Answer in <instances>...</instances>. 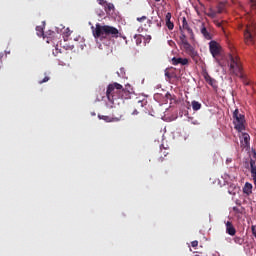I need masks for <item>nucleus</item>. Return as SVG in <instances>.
Returning a JSON list of instances; mask_svg holds the SVG:
<instances>
[{
	"mask_svg": "<svg viewBox=\"0 0 256 256\" xmlns=\"http://www.w3.org/2000/svg\"><path fill=\"white\" fill-rule=\"evenodd\" d=\"M255 35V26H246L244 31V42L246 45H253V43H255Z\"/></svg>",
	"mask_w": 256,
	"mask_h": 256,
	"instance_id": "nucleus-5",
	"label": "nucleus"
},
{
	"mask_svg": "<svg viewBox=\"0 0 256 256\" xmlns=\"http://www.w3.org/2000/svg\"><path fill=\"white\" fill-rule=\"evenodd\" d=\"M216 9H217L216 12H217L218 14L223 13V12L225 11V2H220V3H218Z\"/></svg>",
	"mask_w": 256,
	"mask_h": 256,
	"instance_id": "nucleus-19",
	"label": "nucleus"
},
{
	"mask_svg": "<svg viewBox=\"0 0 256 256\" xmlns=\"http://www.w3.org/2000/svg\"><path fill=\"white\" fill-rule=\"evenodd\" d=\"M51 78L49 76H45L43 80L39 81V85H43V83H47Z\"/></svg>",
	"mask_w": 256,
	"mask_h": 256,
	"instance_id": "nucleus-26",
	"label": "nucleus"
},
{
	"mask_svg": "<svg viewBox=\"0 0 256 256\" xmlns=\"http://www.w3.org/2000/svg\"><path fill=\"white\" fill-rule=\"evenodd\" d=\"M98 117H99V119H103V121H106V123H111V121H113V118L110 116L99 115Z\"/></svg>",
	"mask_w": 256,
	"mask_h": 256,
	"instance_id": "nucleus-24",
	"label": "nucleus"
},
{
	"mask_svg": "<svg viewBox=\"0 0 256 256\" xmlns=\"http://www.w3.org/2000/svg\"><path fill=\"white\" fill-rule=\"evenodd\" d=\"M180 41H181L184 49H187L191 46L189 41H187V36L185 35V32H183V30H181Z\"/></svg>",
	"mask_w": 256,
	"mask_h": 256,
	"instance_id": "nucleus-12",
	"label": "nucleus"
},
{
	"mask_svg": "<svg viewBox=\"0 0 256 256\" xmlns=\"http://www.w3.org/2000/svg\"><path fill=\"white\" fill-rule=\"evenodd\" d=\"M233 241H234V243H236V245H243V243H245V239H243L239 236H235Z\"/></svg>",
	"mask_w": 256,
	"mask_h": 256,
	"instance_id": "nucleus-22",
	"label": "nucleus"
},
{
	"mask_svg": "<svg viewBox=\"0 0 256 256\" xmlns=\"http://www.w3.org/2000/svg\"><path fill=\"white\" fill-rule=\"evenodd\" d=\"M106 97L112 105H115V101L118 99H127L129 97V91L123 88V85L114 82L109 84L106 90Z\"/></svg>",
	"mask_w": 256,
	"mask_h": 256,
	"instance_id": "nucleus-1",
	"label": "nucleus"
},
{
	"mask_svg": "<svg viewBox=\"0 0 256 256\" xmlns=\"http://www.w3.org/2000/svg\"><path fill=\"white\" fill-rule=\"evenodd\" d=\"M147 23H148L149 27H151V25H153V21H151V20H148Z\"/></svg>",
	"mask_w": 256,
	"mask_h": 256,
	"instance_id": "nucleus-35",
	"label": "nucleus"
},
{
	"mask_svg": "<svg viewBox=\"0 0 256 256\" xmlns=\"http://www.w3.org/2000/svg\"><path fill=\"white\" fill-rule=\"evenodd\" d=\"M192 247H197L199 245V241L194 240L191 242Z\"/></svg>",
	"mask_w": 256,
	"mask_h": 256,
	"instance_id": "nucleus-32",
	"label": "nucleus"
},
{
	"mask_svg": "<svg viewBox=\"0 0 256 256\" xmlns=\"http://www.w3.org/2000/svg\"><path fill=\"white\" fill-rule=\"evenodd\" d=\"M36 31H37L38 37H43V35H44L43 27L37 26V27H36Z\"/></svg>",
	"mask_w": 256,
	"mask_h": 256,
	"instance_id": "nucleus-25",
	"label": "nucleus"
},
{
	"mask_svg": "<svg viewBox=\"0 0 256 256\" xmlns=\"http://www.w3.org/2000/svg\"><path fill=\"white\" fill-rule=\"evenodd\" d=\"M251 7H256V0H250Z\"/></svg>",
	"mask_w": 256,
	"mask_h": 256,
	"instance_id": "nucleus-33",
	"label": "nucleus"
},
{
	"mask_svg": "<svg viewBox=\"0 0 256 256\" xmlns=\"http://www.w3.org/2000/svg\"><path fill=\"white\" fill-rule=\"evenodd\" d=\"M132 115H139V112H138L137 110H134V111L132 112Z\"/></svg>",
	"mask_w": 256,
	"mask_h": 256,
	"instance_id": "nucleus-36",
	"label": "nucleus"
},
{
	"mask_svg": "<svg viewBox=\"0 0 256 256\" xmlns=\"http://www.w3.org/2000/svg\"><path fill=\"white\" fill-rule=\"evenodd\" d=\"M200 33L203 35L204 39H207V41L213 39V36L211 35V32H209V29H207V26H205V23L200 25Z\"/></svg>",
	"mask_w": 256,
	"mask_h": 256,
	"instance_id": "nucleus-9",
	"label": "nucleus"
},
{
	"mask_svg": "<svg viewBox=\"0 0 256 256\" xmlns=\"http://www.w3.org/2000/svg\"><path fill=\"white\" fill-rule=\"evenodd\" d=\"M243 193L245 195H251V193H253V184L246 182L243 187Z\"/></svg>",
	"mask_w": 256,
	"mask_h": 256,
	"instance_id": "nucleus-14",
	"label": "nucleus"
},
{
	"mask_svg": "<svg viewBox=\"0 0 256 256\" xmlns=\"http://www.w3.org/2000/svg\"><path fill=\"white\" fill-rule=\"evenodd\" d=\"M233 119L234 129L239 131V133L245 131V115L239 113V109L234 110Z\"/></svg>",
	"mask_w": 256,
	"mask_h": 256,
	"instance_id": "nucleus-4",
	"label": "nucleus"
},
{
	"mask_svg": "<svg viewBox=\"0 0 256 256\" xmlns=\"http://www.w3.org/2000/svg\"><path fill=\"white\" fill-rule=\"evenodd\" d=\"M165 19H166V22H167V21H171V12H168V13L166 14Z\"/></svg>",
	"mask_w": 256,
	"mask_h": 256,
	"instance_id": "nucleus-31",
	"label": "nucleus"
},
{
	"mask_svg": "<svg viewBox=\"0 0 256 256\" xmlns=\"http://www.w3.org/2000/svg\"><path fill=\"white\" fill-rule=\"evenodd\" d=\"M154 1H156V3H159V1H161V0H154Z\"/></svg>",
	"mask_w": 256,
	"mask_h": 256,
	"instance_id": "nucleus-42",
	"label": "nucleus"
},
{
	"mask_svg": "<svg viewBox=\"0 0 256 256\" xmlns=\"http://www.w3.org/2000/svg\"><path fill=\"white\" fill-rule=\"evenodd\" d=\"M165 75H166V77H169V72H166Z\"/></svg>",
	"mask_w": 256,
	"mask_h": 256,
	"instance_id": "nucleus-40",
	"label": "nucleus"
},
{
	"mask_svg": "<svg viewBox=\"0 0 256 256\" xmlns=\"http://www.w3.org/2000/svg\"><path fill=\"white\" fill-rule=\"evenodd\" d=\"M172 65H189V59L187 58H172Z\"/></svg>",
	"mask_w": 256,
	"mask_h": 256,
	"instance_id": "nucleus-11",
	"label": "nucleus"
},
{
	"mask_svg": "<svg viewBox=\"0 0 256 256\" xmlns=\"http://www.w3.org/2000/svg\"><path fill=\"white\" fill-rule=\"evenodd\" d=\"M233 210H234V211H237V207H234Z\"/></svg>",
	"mask_w": 256,
	"mask_h": 256,
	"instance_id": "nucleus-41",
	"label": "nucleus"
},
{
	"mask_svg": "<svg viewBox=\"0 0 256 256\" xmlns=\"http://www.w3.org/2000/svg\"><path fill=\"white\" fill-rule=\"evenodd\" d=\"M209 51L212 57H219L221 55V45L217 41L212 40L209 42Z\"/></svg>",
	"mask_w": 256,
	"mask_h": 256,
	"instance_id": "nucleus-6",
	"label": "nucleus"
},
{
	"mask_svg": "<svg viewBox=\"0 0 256 256\" xmlns=\"http://www.w3.org/2000/svg\"><path fill=\"white\" fill-rule=\"evenodd\" d=\"M186 53H188V55H190L191 59H193V61L195 63H199V53H197V50H195V48H193V46L190 45L189 48H184Z\"/></svg>",
	"mask_w": 256,
	"mask_h": 256,
	"instance_id": "nucleus-7",
	"label": "nucleus"
},
{
	"mask_svg": "<svg viewBox=\"0 0 256 256\" xmlns=\"http://www.w3.org/2000/svg\"><path fill=\"white\" fill-rule=\"evenodd\" d=\"M1 59H3V54H0V61H1Z\"/></svg>",
	"mask_w": 256,
	"mask_h": 256,
	"instance_id": "nucleus-39",
	"label": "nucleus"
},
{
	"mask_svg": "<svg viewBox=\"0 0 256 256\" xmlns=\"http://www.w3.org/2000/svg\"><path fill=\"white\" fill-rule=\"evenodd\" d=\"M59 53H63V50H61V49L59 50V48L56 47L55 51H53V55L55 57H57V55H59Z\"/></svg>",
	"mask_w": 256,
	"mask_h": 256,
	"instance_id": "nucleus-28",
	"label": "nucleus"
},
{
	"mask_svg": "<svg viewBox=\"0 0 256 256\" xmlns=\"http://www.w3.org/2000/svg\"><path fill=\"white\" fill-rule=\"evenodd\" d=\"M166 97H167V99H169V97H171V94L169 92H167Z\"/></svg>",
	"mask_w": 256,
	"mask_h": 256,
	"instance_id": "nucleus-38",
	"label": "nucleus"
},
{
	"mask_svg": "<svg viewBox=\"0 0 256 256\" xmlns=\"http://www.w3.org/2000/svg\"><path fill=\"white\" fill-rule=\"evenodd\" d=\"M182 29L184 31H187L190 39H195V33H193V29L189 27V23L187 22V18L185 17L182 18Z\"/></svg>",
	"mask_w": 256,
	"mask_h": 256,
	"instance_id": "nucleus-8",
	"label": "nucleus"
},
{
	"mask_svg": "<svg viewBox=\"0 0 256 256\" xmlns=\"http://www.w3.org/2000/svg\"><path fill=\"white\" fill-rule=\"evenodd\" d=\"M104 11L107 13V15H111V13H113V11H115V5L113 3H107L104 6Z\"/></svg>",
	"mask_w": 256,
	"mask_h": 256,
	"instance_id": "nucleus-15",
	"label": "nucleus"
},
{
	"mask_svg": "<svg viewBox=\"0 0 256 256\" xmlns=\"http://www.w3.org/2000/svg\"><path fill=\"white\" fill-rule=\"evenodd\" d=\"M99 5H101L102 7H105L109 2H107L106 0H98Z\"/></svg>",
	"mask_w": 256,
	"mask_h": 256,
	"instance_id": "nucleus-29",
	"label": "nucleus"
},
{
	"mask_svg": "<svg viewBox=\"0 0 256 256\" xmlns=\"http://www.w3.org/2000/svg\"><path fill=\"white\" fill-rule=\"evenodd\" d=\"M166 27L169 31H173V29H175V24L171 20H168L166 21Z\"/></svg>",
	"mask_w": 256,
	"mask_h": 256,
	"instance_id": "nucleus-23",
	"label": "nucleus"
},
{
	"mask_svg": "<svg viewBox=\"0 0 256 256\" xmlns=\"http://www.w3.org/2000/svg\"><path fill=\"white\" fill-rule=\"evenodd\" d=\"M251 231H252V235H254L256 237V226L255 225L251 226Z\"/></svg>",
	"mask_w": 256,
	"mask_h": 256,
	"instance_id": "nucleus-30",
	"label": "nucleus"
},
{
	"mask_svg": "<svg viewBox=\"0 0 256 256\" xmlns=\"http://www.w3.org/2000/svg\"><path fill=\"white\" fill-rule=\"evenodd\" d=\"M192 109H193V111H199V109H201V103L193 100L192 101Z\"/></svg>",
	"mask_w": 256,
	"mask_h": 256,
	"instance_id": "nucleus-21",
	"label": "nucleus"
},
{
	"mask_svg": "<svg viewBox=\"0 0 256 256\" xmlns=\"http://www.w3.org/2000/svg\"><path fill=\"white\" fill-rule=\"evenodd\" d=\"M156 25H157V27L161 28V21L156 20Z\"/></svg>",
	"mask_w": 256,
	"mask_h": 256,
	"instance_id": "nucleus-34",
	"label": "nucleus"
},
{
	"mask_svg": "<svg viewBox=\"0 0 256 256\" xmlns=\"http://www.w3.org/2000/svg\"><path fill=\"white\" fill-rule=\"evenodd\" d=\"M219 13L215 10H213V8H209L208 13L206 14L207 17H210L211 19H215V17H217Z\"/></svg>",
	"mask_w": 256,
	"mask_h": 256,
	"instance_id": "nucleus-18",
	"label": "nucleus"
},
{
	"mask_svg": "<svg viewBox=\"0 0 256 256\" xmlns=\"http://www.w3.org/2000/svg\"><path fill=\"white\" fill-rule=\"evenodd\" d=\"M204 79L208 85H211V87H217V81L213 79L208 73L204 74Z\"/></svg>",
	"mask_w": 256,
	"mask_h": 256,
	"instance_id": "nucleus-13",
	"label": "nucleus"
},
{
	"mask_svg": "<svg viewBox=\"0 0 256 256\" xmlns=\"http://www.w3.org/2000/svg\"><path fill=\"white\" fill-rule=\"evenodd\" d=\"M230 59V73L231 75H235L239 77L244 85H251V81L247 79V76L243 74V66L241 65V61L238 56H229Z\"/></svg>",
	"mask_w": 256,
	"mask_h": 256,
	"instance_id": "nucleus-3",
	"label": "nucleus"
},
{
	"mask_svg": "<svg viewBox=\"0 0 256 256\" xmlns=\"http://www.w3.org/2000/svg\"><path fill=\"white\" fill-rule=\"evenodd\" d=\"M160 157L158 158V163H163V161H165V157H167V155H169V152H167V149L161 150L160 152Z\"/></svg>",
	"mask_w": 256,
	"mask_h": 256,
	"instance_id": "nucleus-17",
	"label": "nucleus"
},
{
	"mask_svg": "<svg viewBox=\"0 0 256 256\" xmlns=\"http://www.w3.org/2000/svg\"><path fill=\"white\" fill-rule=\"evenodd\" d=\"M139 23H143V21H147V16L138 17L136 19Z\"/></svg>",
	"mask_w": 256,
	"mask_h": 256,
	"instance_id": "nucleus-27",
	"label": "nucleus"
},
{
	"mask_svg": "<svg viewBox=\"0 0 256 256\" xmlns=\"http://www.w3.org/2000/svg\"><path fill=\"white\" fill-rule=\"evenodd\" d=\"M226 225V233L230 235L231 237H235L237 233V229H235V226L233 225V222L227 221L225 222Z\"/></svg>",
	"mask_w": 256,
	"mask_h": 256,
	"instance_id": "nucleus-10",
	"label": "nucleus"
},
{
	"mask_svg": "<svg viewBox=\"0 0 256 256\" xmlns=\"http://www.w3.org/2000/svg\"><path fill=\"white\" fill-rule=\"evenodd\" d=\"M233 160L231 158L226 159V163H231Z\"/></svg>",
	"mask_w": 256,
	"mask_h": 256,
	"instance_id": "nucleus-37",
	"label": "nucleus"
},
{
	"mask_svg": "<svg viewBox=\"0 0 256 256\" xmlns=\"http://www.w3.org/2000/svg\"><path fill=\"white\" fill-rule=\"evenodd\" d=\"M249 141H251V136H249V134L247 133H243L241 143H243V145L247 147L249 146Z\"/></svg>",
	"mask_w": 256,
	"mask_h": 256,
	"instance_id": "nucleus-16",
	"label": "nucleus"
},
{
	"mask_svg": "<svg viewBox=\"0 0 256 256\" xmlns=\"http://www.w3.org/2000/svg\"><path fill=\"white\" fill-rule=\"evenodd\" d=\"M92 33L95 39H111V37L117 39L119 37V30L113 26L96 24V27H92Z\"/></svg>",
	"mask_w": 256,
	"mask_h": 256,
	"instance_id": "nucleus-2",
	"label": "nucleus"
},
{
	"mask_svg": "<svg viewBox=\"0 0 256 256\" xmlns=\"http://www.w3.org/2000/svg\"><path fill=\"white\" fill-rule=\"evenodd\" d=\"M134 40L137 46L141 45V43H143V35L141 34L134 35Z\"/></svg>",
	"mask_w": 256,
	"mask_h": 256,
	"instance_id": "nucleus-20",
	"label": "nucleus"
}]
</instances>
